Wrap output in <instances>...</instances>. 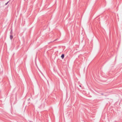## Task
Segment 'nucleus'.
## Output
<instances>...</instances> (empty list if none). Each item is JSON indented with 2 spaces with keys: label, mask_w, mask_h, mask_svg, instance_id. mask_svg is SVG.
<instances>
[{
  "label": "nucleus",
  "mask_w": 122,
  "mask_h": 122,
  "mask_svg": "<svg viewBox=\"0 0 122 122\" xmlns=\"http://www.w3.org/2000/svg\"><path fill=\"white\" fill-rule=\"evenodd\" d=\"M80 86L81 87V86L80 85L79 86Z\"/></svg>",
  "instance_id": "nucleus-4"
},
{
  "label": "nucleus",
  "mask_w": 122,
  "mask_h": 122,
  "mask_svg": "<svg viewBox=\"0 0 122 122\" xmlns=\"http://www.w3.org/2000/svg\"><path fill=\"white\" fill-rule=\"evenodd\" d=\"M8 2H8L7 3H6V4H5V5H6L8 3Z\"/></svg>",
  "instance_id": "nucleus-3"
},
{
  "label": "nucleus",
  "mask_w": 122,
  "mask_h": 122,
  "mask_svg": "<svg viewBox=\"0 0 122 122\" xmlns=\"http://www.w3.org/2000/svg\"><path fill=\"white\" fill-rule=\"evenodd\" d=\"M64 54H62L61 56V58L62 59H63L64 57Z\"/></svg>",
  "instance_id": "nucleus-1"
},
{
  "label": "nucleus",
  "mask_w": 122,
  "mask_h": 122,
  "mask_svg": "<svg viewBox=\"0 0 122 122\" xmlns=\"http://www.w3.org/2000/svg\"><path fill=\"white\" fill-rule=\"evenodd\" d=\"M13 38V37L12 35H10V38L11 40V39Z\"/></svg>",
  "instance_id": "nucleus-2"
}]
</instances>
